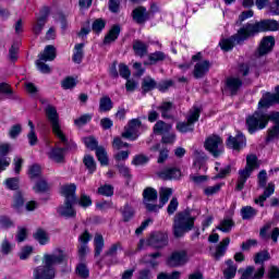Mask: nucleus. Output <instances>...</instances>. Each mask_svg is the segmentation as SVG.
I'll list each match as a JSON object with an SVG mask.
<instances>
[{"mask_svg": "<svg viewBox=\"0 0 279 279\" xmlns=\"http://www.w3.org/2000/svg\"><path fill=\"white\" fill-rule=\"evenodd\" d=\"M208 71H210V61H208V60L198 61L194 65L193 75L196 80H201V77H204V75H206V73H208Z\"/></svg>", "mask_w": 279, "mask_h": 279, "instance_id": "5701e85b", "label": "nucleus"}, {"mask_svg": "<svg viewBox=\"0 0 279 279\" xmlns=\"http://www.w3.org/2000/svg\"><path fill=\"white\" fill-rule=\"evenodd\" d=\"M157 110H159L162 119H171V111L173 110V102H161L160 106L157 107Z\"/></svg>", "mask_w": 279, "mask_h": 279, "instance_id": "2f4dec72", "label": "nucleus"}, {"mask_svg": "<svg viewBox=\"0 0 279 279\" xmlns=\"http://www.w3.org/2000/svg\"><path fill=\"white\" fill-rule=\"evenodd\" d=\"M147 49H149V46L141 40H135L133 43V51L135 52V56H138L140 58L147 56Z\"/></svg>", "mask_w": 279, "mask_h": 279, "instance_id": "473e14b6", "label": "nucleus"}, {"mask_svg": "<svg viewBox=\"0 0 279 279\" xmlns=\"http://www.w3.org/2000/svg\"><path fill=\"white\" fill-rule=\"evenodd\" d=\"M220 191H221V183H218L213 186H207L204 189V193L205 195H207V197H210V195H217V193H219Z\"/></svg>", "mask_w": 279, "mask_h": 279, "instance_id": "4d7b16f0", "label": "nucleus"}, {"mask_svg": "<svg viewBox=\"0 0 279 279\" xmlns=\"http://www.w3.org/2000/svg\"><path fill=\"white\" fill-rule=\"evenodd\" d=\"M83 163L89 173H95L97 171V163L95 162V157L90 155H85L83 158Z\"/></svg>", "mask_w": 279, "mask_h": 279, "instance_id": "c03bdc74", "label": "nucleus"}, {"mask_svg": "<svg viewBox=\"0 0 279 279\" xmlns=\"http://www.w3.org/2000/svg\"><path fill=\"white\" fill-rule=\"evenodd\" d=\"M205 148L217 158L223 154V140L218 135H211L205 141Z\"/></svg>", "mask_w": 279, "mask_h": 279, "instance_id": "f8f14e48", "label": "nucleus"}, {"mask_svg": "<svg viewBox=\"0 0 279 279\" xmlns=\"http://www.w3.org/2000/svg\"><path fill=\"white\" fill-rule=\"evenodd\" d=\"M154 88H157L156 81L149 76L145 77L142 82L143 93H149V90H154Z\"/></svg>", "mask_w": 279, "mask_h": 279, "instance_id": "49530a36", "label": "nucleus"}, {"mask_svg": "<svg viewBox=\"0 0 279 279\" xmlns=\"http://www.w3.org/2000/svg\"><path fill=\"white\" fill-rule=\"evenodd\" d=\"M84 43L74 46L72 60L75 64H82V61L84 60Z\"/></svg>", "mask_w": 279, "mask_h": 279, "instance_id": "c756f323", "label": "nucleus"}, {"mask_svg": "<svg viewBox=\"0 0 279 279\" xmlns=\"http://www.w3.org/2000/svg\"><path fill=\"white\" fill-rule=\"evenodd\" d=\"M160 256H162V253L156 252L145 255L143 260L144 263H146V265H150V267H158V265H160V263L158 262V258H160Z\"/></svg>", "mask_w": 279, "mask_h": 279, "instance_id": "ea45409f", "label": "nucleus"}, {"mask_svg": "<svg viewBox=\"0 0 279 279\" xmlns=\"http://www.w3.org/2000/svg\"><path fill=\"white\" fill-rule=\"evenodd\" d=\"M240 213H241V217L244 221L254 219V217H256L258 215V210L252 206L242 207Z\"/></svg>", "mask_w": 279, "mask_h": 279, "instance_id": "e433bc0d", "label": "nucleus"}, {"mask_svg": "<svg viewBox=\"0 0 279 279\" xmlns=\"http://www.w3.org/2000/svg\"><path fill=\"white\" fill-rule=\"evenodd\" d=\"M78 204L82 206V208H88L89 206H93V199L90 196L82 194L81 198L78 199Z\"/></svg>", "mask_w": 279, "mask_h": 279, "instance_id": "680f3d73", "label": "nucleus"}, {"mask_svg": "<svg viewBox=\"0 0 279 279\" xmlns=\"http://www.w3.org/2000/svg\"><path fill=\"white\" fill-rule=\"evenodd\" d=\"M74 274L80 279L90 278V269L88 268V264H86V262L77 263L74 269Z\"/></svg>", "mask_w": 279, "mask_h": 279, "instance_id": "393cba45", "label": "nucleus"}, {"mask_svg": "<svg viewBox=\"0 0 279 279\" xmlns=\"http://www.w3.org/2000/svg\"><path fill=\"white\" fill-rule=\"evenodd\" d=\"M46 116L49 123L51 124L52 133L54 134V136L59 138L62 145H69V140L60 128V117L58 116V110H56L52 106H49L46 108Z\"/></svg>", "mask_w": 279, "mask_h": 279, "instance_id": "423d86ee", "label": "nucleus"}, {"mask_svg": "<svg viewBox=\"0 0 279 279\" xmlns=\"http://www.w3.org/2000/svg\"><path fill=\"white\" fill-rule=\"evenodd\" d=\"M195 226V217L189 211H182L174 216L172 232L177 239L184 236L186 232H191Z\"/></svg>", "mask_w": 279, "mask_h": 279, "instance_id": "f03ea898", "label": "nucleus"}, {"mask_svg": "<svg viewBox=\"0 0 279 279\" xmlns=\"http://www.w3.org/2000/svg\"><path fill=\"white\" fill-rule=\"evenodd\" d=\"M258 167H260V163H258V157H256V155H247L246 166L238 172L235 191H243V189H245V182L250 180V177L254 170L258 169Z\"/></svg>", "mask_w": 279, "mask_h": 279, "instance_id": "7ed1b4c3", "label": "nucleus"}, {"mask_svg": "<svg viewBox=\"0 0 279 279\" xmlns=\"http://www.w3.org/2000/svg\"><path fill=\"white\" fill-rule=\"evenodd\" d=\"M10 153V144L0 145V173L10 167L11 159L7 157Z\"/></svg>", "mask_w": 279, "mask_h": 279, "instance_id": "4be33fe9", "label": "nucleus"}, {"mask_svg": "<svg viewBox=\"0 0 279 279\" xmlns=\"http://www.w3.org/2000/svg\"><path fill=\"white\" fill-rule=\"evenodd\" d=\"M98 195H104L105 197H112L114 195V187L110 184H105L98 187Z\"/></svg>", "mask_w": 279, "mask_h": 279, "instance_id": "3c124183", "label": "nucleus"}, {"mask_svg": "<svg viewBox=\"0 0 279 279\" xmlns=\"http://www.w3.org/2000/svg\"><path fill=\"white\" fill-rule=\"evenodd\" d=\"M274 45H276V39L274 37H264L258 49L259 56H266V53H269V51L274 49Z\"/></svg>", "mask_w": 279, "mask_h": 279, "instance_id": "b1692460", "label": "nucleus"}, {"mask_svg": "<svg viewBox=\"0 0 279 279\" xmlns=\"http://www.w3.org/2000/svg\"><path fill=\"white\" fill-rule=\"evenodd\" d=\"M132 17L135 23L143 25L149 21V12L145 7H138L133 10Z\"/></svg>", "mask_w": 279, "mask_h": 279, "instance_id": "aec40b11", "label": "nucleus"}, {"mask_svg": "<svg viewBox=\"0 0 279 279\" xmlns=\"http://www.w3.org/2000/svg\"><path fill=\"white\" fill-rule=\"evenodd\" d=\"M88 254H90V248L88 247V244L78 245V258L81 262H84Z\"/></svg>", "mask_w": 279, "mask_h": 279, "instance_id": "6e6d98bb", "label": "nucleus"}, {"mask_svg": "<svg viewBox=\"0 0 279 279\" xmlns=\"http://www.w3.org/2000/svg\"><path fill=\"white\" fill-rule=\"evenodd\" d=\"M33 239L39 243V245H47L49 243V233L43 229H38L34 235Z\"/></svg>", "mask_w": 279, "mask_h": 279, "instance_id": "a19ab883", "label": "nucleus"}, {"mask_svg": "<svg viewBox=\"0 0 279 279\" xmlns=\"http://www.w3.org/2000/svg\"><path fill=\"white\" fill-rule=\"evenodd\" d=\"M199 108H193L190 110L186 122H179L177 124V130L182 134H186V132H193V128L197 121H199Z\"/></svg>", "mask_w": 279, "mask_h": 279, "instance_id": "9b49d317", "label": "nucleus"}, {"mask_svg": "<svg viewBox=\"0 0 279 279\" xmlns=\"http://www.w3.org/2000/svg\"><path fill=\"white\" fill-rule=\"evenodd\" d=\"M34 191L35 193H45L46 191H49V185L47 184V181L39 180L34 186Z\"/></svg>", "mask_w": 279, "mask_h": 279, "instance_id": "bf43d9fd", "label": "nucleus"}, {"mask_svg": "<svg viewBox=\"0 0 279 279\" xmlns=\"http://www.w3.org/2000/svg\"><path fill=\"white\" fill-rule=\"evenodd\" d=\"M56 56L57 52L53 45H48L45 47L44 53L39 54V59L44 60V62H53V60H56Z\"/></svg>", "mask_w": 279, "mask_h": 279, "instance_id": "a878e982", "label": "nucleus"}, {"mask_svg": "<svg viewBox=\"0 0 279 279\" xmlns=\"http://www.w3.org/2000/svg\"><path fill=\"white\" fill-rule=\"evenodd\" d=\"M147 162H149V157L145 155H136L132 160V165H135V167H140L141 165H147Z\"/></svg>", "mask_w": 279, "mask_h": 279, "instance_id": "13d9d810", "label": "nucleus"}, {"mask_svg": "<svg viewBox=\"0 0 279 279\" xmlns=\"http://www.w3.org/2000/svg\"><path fill=\"white\" fill-rule=\"evenodd\" d=\"M178 206H180V203L178 202V198L172 197L168 207H167L168 215H173L175 213V210H178Z\"/></svg>", "mask_w": 279, "mask_h": 279, "instance_id": "69168bd1", "label": "nucleus"}, {"mask_svg": "<svg viewBox=\"0 0 279 279\" xmlns=\"http://www.w3.org/2000/svg\"><path fill=\"white\" fill-rule=\"evenodd\" d=\"M104 246H105L104 235H101L100 233H96L94 238L95 258H97L98 256H101V252H104Z\"/></svg>", "mask_w": 279, "mask_h": 279, "instance_id": "72a5a7b5", "label": "nucleus"}, {"mask_svg": "<svg viewBox=\"0 0 279 279\" xmlns=\"http://www.w3.org/2000/svg\"><path fill=\"white\" fill-rule=\"evenodd\" d=\"M4 184L10 191H16L19 189V178H9L4 181Z\"/></svg>", "mask_w": 279, "mask_h": 279, "instance_id": "052dcab7", "label": "nucleus"}, {"mask_svg": "<svg viewBox=\"0 0 279 279\" xmlns=\"http://www.w3.org/2000/svg\"><path fill=\"white\" fill-rule=\"evenodd\" d=\"M144 205L148 213H158L161 206H158L156 202H158V191L154 187H146L143 192Z\"/></svg>", "mask_w": 279, "mask_h": 279, "instance_id": "9d476101", "label": "nucleus"}, {"mask_svg": "<svg viewBox=\"0 0 279 279\" xmlns=\"http://www.w3.org/2000/svg\"><path fill=\"white\" fill-rule=\"evenodd\" d=\"M0 252L4 256H8V254H10V252H12V244L10 243V241H8L7 239H4L2 241L1 246H0Z\"/></svg>", "mask_w": 279, "mask_h": 279, "instance_id": "338daca9", "label": "nucleus"}, {"mask_svg": "<svg viewBox=\"0 0 279 279\" xmlns=\"http://www.w3.org/2000/svg\"><path fill=\"white\" fill-rule=\"evenodd\" d=\"M171 130V124H167L165 121L159 120L154 125V132L156 134H167Z\"/></svg>", "mask_w": 279, "mask_h": 279, "instance_id": "a18cd8bd", "label": "nucleus"}, {"mask_svg": "<svg viewBox=\"0 0 279 279\" xmlns=\"http://www.w3.org/2000/svg\"><path fill=\"white\" fill-rule=\"evenodd\" d=\"M228 245H230V238H225L216 248V253L214 255L216 260H219V258L226 254Z\"/></svg>", "mask_w": 279, "mask_h": 279, "instance_id": "4c0bfd02", "label": "nucleus"}, {"mask_svg": "<svg viewBox=\"0 0 279 279\" xmlns=\"http://www.w3.org/2000/svg\"><path fill=\"white\" fill-rule=\"evenodd\" d=\"M60 195L64 198V202L58 208V215L63 219L71 218V185L65 184L60 187Z\"/></svg>", "mask_w": 279, "mask_h": 279, "instance_id": "0eeeda50", "label": "nucleus"}, {"mask_svg": "<svg viewBox=\"0 0 279 279\" xmlns=\"http://www.w3.org/2000/svg\"><path fill=\"white\" fill-rule=\"evenodd\" d=\"M271 255H269L268 251L258 252L254 257L255 265H263V263L269 260Z\"/></svg>", "mask_w": 279, "mask_h": 279, "instance_id": "8fccbe9b", "label": "nucleus"}, {"mask_svg": "<svg viewBox=\"0 0 279 279\" xmlns=\"http://www.w3.org/2000/svg\"><path fill=\"white\" fill-rule=\"evenodd\" d=\"M83 143L85 144V147L92 151H97V149H99V142H97V138L93 136L85 137Z\"/></svg>", "mask_w": 279, "mask_h": 279, "instance_id": "09e8293b", "label": "nucleus"}, {"mask_svg": "<svg viewBox=\"0 0 279 279\" xmlns=\"http://www.w3.org/2000/svg\"><path fill=\"white\" fill-rule=\"evenodd\" d=\"M120 213L122 215V219L124 221V223H128L129 221H132V219H134V208H132V206L130 205H124L121 209Z\"/></svg>", "mask_w": 279, "mask_h": 279, "instance_id": "58836bf2", "label": "nucleus"}, {"mask_svg": "<svg viewBox=\"0 0 279 279\" xmlns=\"http://www.w3.org/2000/svg\"><path fill=\"white\" fill-rule=\"evenodd\" d=\"M241 86H243V81L236 76H230L226 81V90L230 95H236L241 90Z\"/></svg>", "mask_w": 279, "mask_h": 279, "instance_id": "412c9836", "label": "nucleus"}, {"mask_svg": "<svg viewBox=\"0 0 279 279\" xmlns=\"http://www.w3.org/2000/svg\"><path fill=\"white\" fill-rule=\"evenodd\" d=\"M191 260V255H189V251L179 250L172 252L166 260V265L168 267H184L186 263Z\"/></svg>", "mask_w": 279, "mask_h": 279, "instance_id": "1a4fd4ad", "label": "nucleus"}, {"mask_svg": "<svg viewBox=\"0 0 279 279\" xmlns=\"http://www.w3.org/2000/svg\"><path fill=\"white\" fill-rule=\"evenodd\" d=\"M111 108H112V99H110V97L105 96L100 98V101H99L100 112H110Z\"/></svg>", "mask_w": 279, "mask_h": 279, "instance_id": "de8ad7c7", "label": "nucleus"}, {"mask_svg": "<svg viewBox=\"0 0 279 279\" xmlns=\"http://www.w3.org/2000/svg\"><path fill=\"white\" fill-rule=\"evenodd\" d=\"M66 260V254L62 250H56L52 254H44V266L34 269V279H53L56 278V269L53 265H60Z\"/></svg>", "mask_w": 279, "mask_h": 279, "instance_id": "f257e3e1", "label": "nucleus"}, {"mask_svg": "<svg viewBox=\"0 0 279 279\" xmlns=\"http://www.w3.org/2000/svg\"><path fill=\"white\" fill-rule=\"evenodd\" d=\"M105 27H106V21H104L102 19L95 20L92 25V29L93 32H95V34H99L101 31L105 29Z\"/></svg>", "mask_w": 279, "mask_h": 279, "instance_id": "5fc2aeb1", "label": "nucleus"}, {"mask_svg": "<svg viewBox=\"0 0 279 279\" xmlns=\"http://www.w3.org/2000/svg\"><path fill=\"white\" fill-rule=\"evenodd\" d=\"M268 278L269 279H279V268H278V266H271L268 269Z\"/></svg>", "mask_w": 279, "mask_h": 279, "instance_id": "774afa93", "label": "nucleus"}, {"mask_svg": "<svg viewBox=\"0 0 279 279\" xmlns=\"http://www.w3.org/2000/svg\"><path fill=\"white\" fill-rule=\"evenodd\" d=\"M96 157L100 162L101 167H108V165L110 163V160L108 159V151H106V148L104 146H99L96 149Z\"/></svg>", "mask_w": 279, "mask_h": 279, "instance_id": "c9c22d12", "label": "nucleus"}, {"mask_svg": "<svg viewBox=\"0 0 279 279\" xmlns=\"http://www.w3.org/2000/svg\"><path fill=\"white\" fill-rule=\"evenodd\" d=\"M279 23L276 20H264L256 22L255 24H245L241 27L240 34L246 32V36H256V34H260L262 32H278Z\"/></svg>", "mask_w": 279, "mask_h": 279, "instance_id": "20e7f679", "label": "nucleus"}, {"mask_svg": "<svg viewBox=\"0 0 279 279\" xmlns=\"http://www.w3.org/2000/svg\"><path fill=\"white\" fill-rule=\"evenodd\" d=\"M92 119H93V114L85 113L74 120V125H76V128H84V125H86V123H90Z\"/></svg>", "mask_w": 279, "mask_h": 279, "instance_id": "603ef678", "label": "nucleus"}, {"mask_svg": "<svg viewBox=\"0 0 279 279\" xmlns=\"http://www.w3.org/2000/svg\"><path fill=\"white\" fill-rule=\"evenodd\" d=\"M167 60V54L162 51H155L148 54V62H144V64H158V62H165Z\"/></svg>", "mask_w": 279, "mask_h": 279, "instance_id": "7c9ffc66", "label": "nucleus"}, {"mask_svg": "<svg viewBox=\"0 0 279 279\" xmlns=\"http://www.w3.org/2000/svg\"><path fill=\"white\" fill-rule=\"evenodd\" d=\"M119 34H121V26L114 25L110 28L108 34L105 36L104 44L110 45L111 43H114L117 38H119Z\"/></svg>", "mask_w": 279, "mask_h": 279, "instance_id": "c85d7f7f", "label": "nucleus"}, {"mask_svg": "<svg viewBox=\"0 0 279 279\" xmlns=\"http://www.w3.org/2000/svg\"><path fill=\"white\" fill-rule=\"evenodd\" d=\"M119 73L120 76L123 77V80H130V75H132V73L130 72V68H128V65H125L124 63L119 64Z\"/></svg>", "mask_w": 279, "mask_h": 279, "instance_id": "e2e57ef3", "label": "nucleus"}, {"mask_svg": "<svg viewBox=\"0 0 279 279\" xmlns=\"http://www.w3.org/2000/svg\"><path fill=\"white\" fill-rule=\"evenodd\" d=\"M68 148H52L49 153L50 160L53 162H64V156H66Z\"/></svg>", "mask_w": 279, "mask_h": 279, "instance_id": "cd10ccee", "label": "nucleus"}, {"mask_svg": "<svg viewBox=\"0 0 279 279\" xmlns=\"http://www.w3.org/2000/svg\"><path fill=\"white\" fill-rule=\"evenodd\" d=\"M141 120H131L129 124L124 128L122 138H126L128 141H136V138H138V131L141 130Z\"/></svg>", "mask_w": 279, "mask_h": 279, "instance_id": "4468645a", "label": "nucleus"}, {"mask_svg": "<svg viewBox=\"0 0 279 279\" xmlns=\"http://www.w3.org/2000/svg\"><path fill=\"white\" fill-rule=\"evenodd\" d=\"M34 254V246L26 245L19 253L20 260H27Z\"/></svg>", "mask_w": 279, "mask_h": 279, "instance_id": "864d4df0", "label": "nucleus"}, {"mask_svg": "<svg viewBox=\"0 0 279 279\" xmlns=\"http://www.w3.org/2000/svg\"><path fill=\"white\" fill-rule=\"evenodd\" d=\"M265 276V266H262L259 268H254V266H248L243 271L240 279H263Z\"/></svg>", "mask_w": 279, "mask_h": 279, "instance_id": "6ab92c4d", "label": "nucleus"}, {"mask_svg": "<svg viewBox=\"0 0 279 279\" xmlns=\"http://www.w3.org/2000/svg\"><path fill=\"white\" fill-rule=\"evenodd\" d=\"M246 145L247 140L241 132H238L236 136H229L227 141V147H230V149H234L235 151H241Z\"/></svg>", "mask_w": 279, "mask_h": 279, "instance_id": "f3484780", "label": "nucleus"}, {"mask_svg": "<svg viewBox=\"0 0 279 279\" xmlns=\"http://www.w3.org/2000/svg\"><path fill=\"white\" fill-rule=\"evenodd\" d=\"M232 228H234V220L227 218L220 221L217 230H220V232H225L226 234H228L229 232H232Z\"/></svg>", "mask_w": 279, "mask_h": 279, "instance_id": "79ce46f5", "label": "nucleus"}, {"mask_svg": "<svg viewBox=\"0 0 279 279\" xmlns=\"http://www.w3.org/2000/svg\"><path fill=\"white\" fill-rule=\"evenodd\" d=\"M47 19H49V7H44L39 15L36 16V21L33 25V32L36 36L43 34V29H45V25H47Z\"/></svg>", "mask_w": 279, "mask_h": 279, "instance_id": "2eb2a0df", "label": "nucleus"}, {"mask_svg": "<svg viewBox=\"0 0 279 279\" xmlns=\"http://www.w3.org/2000/svg\"><path fill=\"white\" fill-rule=\"evenodd\" d=\"M159 180H180L182 178V170L175 167H166L162 170L157 172Z\"/></svg>", "mask_w": 279, "mask_h": 279, "instance_id": "dca6fc26", "label": "nucleus"}, {"mask_svg": "<svg viewBox=\"0 0 279 279\" xmlns=\"http://www.w3.org/2000/svg\"><path fill=\"white\" fill-rule=\"evenodd\" d=\"M269 123V116L260 111H255L253 114L246 117L245 126L248 134H256L260 130H265Z\"/></svg>", "mask_w": 279, "mask_h": 279, "instance_id": "39448f33", "label": "nucleus"}, {"mask_svg": "<svg viewBox=\"0 0 279 279\" xmlns=\"http://www.w3.org/2000/svg\"><path fill=\"white\" fill-rule=\"evenodd\" d=\"M41 173V169L38 165H33L29 167L28 175L31 180H35V178H38Z\"/></svg>", "mask_w": 279, "mask_h": 279, "instance_id": "0e129e2a", "label": "nucleus"}, {"mask_svg": "<svg viewBox=\"0 0 279 279\" xmlns=\"http://www.w3.org/2000/svg\"><path fill=\"white\" fill-rule=\"evenodd\" d=\"M247 38H251L250 35H247V31L241 33L240 28L238 33L230 38L221 39L219 46L221 47L222 51H232V49H234V45H243Z\"/></svg>", "mask_w": 279, "mask_h": 279, "instance_id": "6e6552de", "label": "nucleus"}, {"mask_svg": "<svg viewBox=\"0 0 279 279\" xmlns=\"http://www.w3.org/2000/svg\"><path fill=\"white\" fill-rule=\"evenodd\" d=\"M173 195V189L171 187H160L159 190V202L160 204L158 206H161L162 208L167 202H169V197Z\"/></svg>", "mask_w": 279, "mask_h": 279, "instance_id": "f704fd0d", "label": "nucleus"}, {"mask_svg": "<svg viewBox=\"0 0 279 279\" xmlns=\"http://www.w3.org/2000/svg\"><path fill=\"white\" fill-rule=\"evenodd\" d=\"M146 244L150 247H155V250H162V247H167V245H169V235L162 231H156L150 234Z\"/></svg>", "mask_w": 279, "mask_h": 279, "instance_id": "ddd939ff", "label": "nucleus"}, {"mask_svg": "<svg viewBox=\"0 0 279 279\" xmlns=\"http://www.w3.org/2000/svg\"><path fill=\"white\" fill-rule=\"evenodd\" d=\"M194 167L196 169H202L204 165H206V154L199 151V150H194Z\"/></svg>", "mask_w": 279, "mask_h": 279, "instance_id": "37998d69", "label": "nucleus"}, {"mask_svg": "<svg viewBox=\"0 0 279 279\" xmlns=\"http://www.w3.org/2000/svg\"><path fill=\"white\" fill-rule=\"evenodd\" d=\"M276 94L266 93L258 102V108H269L274 104H279V85L275 88Z\"/></svg>", "mask_w": 279, "mask_h": 279, "instance_id": "a211bd4d", "label": "nucleus"}, {"mask_svg": "<svg viewBox=\"0 0 279 279\" xmlns=\"http://www.w3.org/2000/svg\"><path fill=\"white\" fill-rule=\"evenodd\" d=\"M225 268H223V276H225V279H232L236 276V269H238V266L234 265V262L232 259H228L226 263H225Z\"/></svg>", "mask_w": 279, "mask_h": 279, "instance_id": "bb28decb", "label": "nucleus"}]
</instances>
